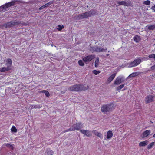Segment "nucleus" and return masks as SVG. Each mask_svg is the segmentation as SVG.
<instances>
[{"label":"nucleus","instance_id":"nucleus-21","mask_svg":"<svg viewBox=\"0 0 155 155\" xmlns=\"http://www.w3.org/2000/svg\"><path fill=\"white\" fill-rule=\"evenodd\" d=\"M139 73L138 72H134L130 74L128 77L129 78H131L135 77L138 75L139 74Z\"/></svg>","mask_w":155,"mask_h":155},{"label":"nucleus","instance_id":"nucleus-31","mask_svg":"<svg viewBox=\"0 0 155 155\" xmlns=\"http://www.w3.org/2000/svg\"><path fill=\"white\" fill-rule=\"evenodd\" d=\"M143 4L147 5H149L150 4V1L149 0L144 1L143 2Z\"/></svg>","mask_w":155,"mask_h":155},{"label":"nucleus","instance_id":"nucleus-39","mask_svg":"<svg viewBox=\"0 0 155 155\" xmlns=\"http://www.w3.org/2000/svg\"><path fill=\"white\" fill-rule=\"evenodd\" d=\"M45 6L44 5H43V6H42L41 7L39 8V10H41V9H43V8H45Z\"/></svg>","mask_w":155,"mask_h":155},{"label":"nucleus","instance_id":"nucleus-4","mask_svg":"<svg viewBox=\"0 0 155 155\" xmlns=\"http://www.w3.org/2000/svg\"><path fill=\"white\" fill-rule=\"evenodd\" d=\"M113 107V104L111 103L104 105L101 107V111L104 113L109 112L112 110Z\"/></svg>","mask_w":155,"mask_h":155},{"label":"nucleus","instance_id":"nucleus-36","mask_svg":"<svg viewBox=\"0 0 155 155\" xmlns=\"http://www.w3.org/2000/svg\"><path fill=\"white\" fill-rule=\"evenodd\" d=\"M51 3H52L51 2H49L48 3L45 4V5H44L45 6V7H48L49 5L51 4Z\"/></svg>","mask_w":155,"mask_h":155},{"label":"nucleus","instance_id":"nucleus-22","mask_svg":"<svg viewBox=\"0 0 155 155\" xmlns=\"http://www.w3.org/2000/svg\"><path fill=\"white\" fill-rule=\"evenodd\" d=\"M4 145L5 146L7 147L10 148V149H12V150H13L14 149V145L13 144H10L9 143H7V144H4Z\"/></svg>","mask_w":155,"mask_h":155},{"label":"nucleus","instance_id":"nucleus-12","mask_svg":"<svg viewBox=\"0 0 155 155\" xmlns=\"http://www.w3.org/2000/svg\"><path fill=\"white\" fill-rule=\"evenodd\" d=\"M14 3L13 2H9L5 4L4 5L0 7V8L5 9L8 7L13 5H14Z\"/></svg>","mask_w":155,"mask_h":155},{"label":"nucleus","instance_id":"nucleus-33","mask_svg":"<svg viewBox=\"0 0 155 155\" xmlns=\"http://www.w3.org/2000/svg\"><path fill=\"white\" fill-rule=\"evenodd\" d=\"M79 64L81 66H83L84 65V63L81 60H80L78 62Z\"/></svg>","mask_w":155,"mask_h":155},{"label":"nucleus","instance_id":"nucleus-18","mask_svg":"<svg viewBox=\"0 0 155 155\" xmlns=\"http://www.w3.org/2000/svg\"><path fill=\"white\" fill-rule=\"evenodd\" d=\"M12 64V60L10 59H8L6 61V65L7 66V67H9L10 69V67L11 66Z\"/></svg>","mask_w":155,"mask_h":155},{"label":"nucleus","instance_id":"nucleus-40","mask_svg":"<svg viewBox=\"0 0 155 155\" xmlns=\"http://www.w3.org/2000/svg\"><path fill=\"white\" fill-rule=\"evenodd\" d=\"M41 107V106H38V107H36V108H40Z\"/></svg>","mask_w":155,"mask_h":155},{"label":"nucleus","instance_id":"nucleus-6","mask_svg":"<svg viewBox=\"0 0 155 155\" xmlns=\"http://www.w3.org/2000/svg\"><path fill=\"white\" fill-rule=\"evenodd\" d=\"M141 60L139 58L135 59L134 61L128 64V68H131L136 66L140 63Z\"/></svg>","mask_w":155,"mask_h":155},{"label":"nucleus","instance_id":"nucleus-28","mask_svg":"<svg viewBox=\"0 0 155 155\" xmlns=\"http://www.w3.org/2000/svg\"><path fill=\"white\" fill-rule=\"evenodd\" d=\"M64 28V26L63 25H59L58 26V27L57 28V29L59 31H60L63 28Z\"/></svg>","mask_w":155,"mask_h":155},{"label":"nucleus","instance_id":"nucleus-13","mask_svg":"<svg viewBox=\"0 0 155 155\" xmlns=\"http://www.w3.org/2000/svg\"><path fill=\"white\" fill-rule=\"evenodd\" d=\"M122 78L120 77H117L114 81V84L116 85L120 84L123 81H122Z\"/></svg>","mask_w":155,"mask_h":155},{"label":"nucleus","instance_id":"nucleus-25","mask_svg":"<svg viewBox=\"0 0 155 155\" xmlns=\"http://www.w3.org/2000/svg\"><path fill=\"white\" fill-rule=\"evenodd\" d=\"M124 86V84H122L115 88V90L117 91H119L122 89Z\"/></svg>","mask_w":155,"mask_h":155},{"label":"nucleus","instance_id":"nucleus-19","mask_svg":"<svg viewBox=\"0 0 155 155\" xmlns=\"http://www.w3.org/2000/svg\"><path fill=\"white\" fill-rule=\"evenodd\" d=\"M148 142H149L147 140L140 142L139 143V146L140 147L145 146L148 143Z\"/></svg>","mask_w":155,"mask_h":155},{"label":"nucleus","instance_id":"nucleus-2","mask_svg":"<svg viewBox=\"0 0 155 155\" xmlns=\"http://www.w3.org/2000/svg\"><path fill=\"white\" fill-rule=\"evenodd\" d=\"M95 13V11L92 9L84 13L79 14L78 16V18L79 19H81L86 18L91 16L92 15H94Z\"/></svg>","mask_w":155,"mask_h":155},{"label":"nucleus","instance_id":"nucleus-3","mask_svg":"<svg viewBox=\"0 0 155 155\" xmlns=\"http://www.w3.org/2000/svg\"><path fill=\"white\" fill-rule=\"evenodd\" d=\"M89 50L92 53L94 52H105L107 50V48H103L102 47L98 46H95L94 47H91L89 48Z\"/></svg>","mask_w":155,"mask_h":155},{"label":"nucleus","instance_id":"nucleus-24","mask_svg":"<svg viewBox=\"0 0 155 155\" xmlns=\"http://www.w3.org/2000/svg\"><path fill=\"white\" fill-rule=\"evenodd\" d=\"M9 70L10 68L9 67H3L0 68V71L2 72H5Z\"/></svg>","mask_w":155,"mask_h":155},{"label":"nucleus","instance_id":"nucleus-8","mask_svg":"<svg viewBox=\"0 0 155 155\" xmlns=\"http://www.w3.org/2000/svg\"><path fill=\"white\" fill-rule=\"evenodd\" d=\"M80 131L82 134L86 135L87 137H89L92 136V134H91V131L89 130H81Z\"/></svg>","mask_w":155,"mask_h":155},{"label":"nucleus","instance_id":"nucleus-30","mask_svg":"<svg viewBox=\"0 0 155 155\" xmlns=\"http://www.w3.org/2000/svg\"><path fill=\"white\" fill-rule=\"evenodd\" d=\"M11 130L12 132H17V129L14 126H13L11 129Z\"/></svg>","mask_w":155,"mask_h":155},{"label":"nucleus","instance_id":"nucleus-11","mask_svg":"<svg viewBox=\"0 0 155 155\" xmlns=\"http://www.w3.org/2000/svg\"><path fill=\"white\" fill-rule=\"evenodd\" d=\"M92 132L95 135L99 137L101 139H102L103 138V135L100 132H98L97 130H94L92 131Z\"/></svg>","mask_w":155,"mask_h":155},{"label":"nucleus","instance_id":"nucleus-43","mask_svg":"<svg viewBox=\"0 0 155 155\" xmlns=\"http://www.w3.org/2000/svg\"><path fill=\"white\" fill-rule=\"evenodd\" d=\"M104 140H106V138H104Z\"/></svg>","mask_w":155,"mask_h":155},{"label":"nucleus","instance_id":"nucleus-14","mask_svg":"<svg viewBox=\"0 0 155 155\" xmlns=\"http://www.w3.org/2000/svg\"><path fill=\"white\" fill-rule=\"evenodd\" d=\"M150 130H148L144 131L142 134V137L144 138L147 137L150 133Z\"/></svg>","mask_w":155,"mask_h":155},{"label":"nucleus","instance_id":"nucleus-1","mask_svg":"<svg viewBox=\"0 0 155 155\" xmlns=\"http://www.w3.org/2000/svg\"><path fill=\"white\" fill-rule=\"evenodd\" d=\"M88 88V86L82 84H75L69 87L68 90L74 91H84Z\"/></svg>","mask_w":155,"mask_h":155},{"label":"nucleus","instance_id":"nucleus-9","mask_svg":"<svg viewBox=\"0 0 155 155\" xmlns=\"http://www.w3.org/2000/svg\"><path fill=\"white\" fill-rule=\"evenodd\" d=\"M154 96L152 95L147 96L146 98L145 101L147 103H149L154 101Z\"/></svg>","mask_w":155,"mask_h":155},{"label":"nucleus","instance_id":"nucleus-15","mask_svg":"<svg viewBox=\"0 0 155 155\" xmlns=\"http://www.w3.org/2000/svg\"><path fill=\"white\" fill-rule=\"evenodd\" d=\"M116 75L115 73L114 74L111 75L107 79V82L108 83H110L114 79Z\"/></svg>","mask_w":155,"mask_h":155},{"label":"nucleus","instance_id":"nucleus-27","mask_svg":"<svg viewBox=\"0 0 155 155\" xmlns=\"http://www.w3.org/2000/svg\"><path fill=\"white\" fill-rule=\"evenodd\" d=\"M47 152V154L48 155H52L53 154L54 152L50 149H48Z\"/></svg>","mask_w":155,"mask_h":155},{"label":"nucleus","instance_id":"nucleus-35","mask_svg":"<svg viewBox=\"0 0 155 155\" xmlns=\"http://www.w3.org/2000/svg\"><path fill=\"white\" fill-rule=\"evenodd\" d=\"M93 73L95 75H97L98 74L100 73V72L99 71H97L96 70H94L93 71Z\"/></svg>","mask_w":155,"mask_h":155},{"label":"nucleus","instance_id":"nucleus-41","mask_svg":"<svg viewBox=\"0 0 155 155\" xmlns=\"http://www.w3.org/2000/svg\"><path fill=\"white\" fill-rule=\"evenodd\" d=\"M153 137L155 138V133L154 134L153 136Z\"/></svg>","mask_w":155,"mask_h":155},{"label":"nucleus","instance_id":"nucleus-34","mask_svg":"<svg viewBox=\"0 0 155 155\" xmlns=\"http://www.w3.org/2000/svg\"><path fill=\"white\" fill-rule=\"evenodd\" d=\"M42 91L45 93L46 96L48 97L49 96V93L47 91L45 90H43Z\"/></svg>","mask_w":155,"mask_h":155},{"label":"nucleus","instance_id":"nucleus-17","mask_svg":"<svg viewBox=\"0 0 155 155\" xmlns=\"http://www.w3.org/2000/svg\"><path fill=\"white\" fill-rule=\"evenodd\" d=\"M117 3L119 5H122L124 6H128L130 5V3L128 2H126L125 1H122L120 2H118Z\"/></svg>","mask_w":155,"mask_h":155},{"label":"nucleus","instance_id":"nucleus-20","mask_svg":"<svg viewBox=\"0 0 155 155\" xmlns=\"http://www.w3.org/2000/svg\"><path fill=\"white\" fill-rule=\"evenodd\" d=\"M149 30H153L155 29V24L151 25H147L146 26Z\"/></svg>","mask_w":155,"mask_h":155},{"label":"nucleus","instance_id":"nucleus-29","mask_svg":"<svg viewBox=\"0 0 155 155\" xmlns=\"http://www.w3.org/2000/svg\"><path fill=\"white\" fill-rule=\"evenodd\" d=\"M99 62V59L98 58H97L95 62V66L97 67L98 66Z\"/></svg>","mask_w":155,"mask_h":155},{"label":"nucleus","instance_id":"nucleus-7","mask_svg":"<svg viewBox=\"0 0 155 155\" xmlns=\"http://www.w3.org/2000/svg\"><path fill=\"white\" fill-rule=\"evenodd\" d=\"M95 57L94 55H90L84 57L83 58V61L84 62H89L93 59Z\"/></svg>","mask_w":155,"mask_h":155},{"label":"nucleus","instance_id":"nucleus-42","mask_svg":"<svg viewBox=\"0 0 155 155\" xmlns=\"http://www.w3.org/2000/svg\"><path fill=\"white\" fill-rule=\"evenodd\" d=\"M109 54H106V56H109Z\"/></svg>","mask_w":155,"mask_h":155},{"label":"nucleus","instance_id":"nucleus-10","mask_svg":"<svg viewBox=\"0 0 155 155\" xmlns=\"http://www.w3.org/2000/svg\"><path fill=\"white\" fill-rule=\"evenodd\" d=\"M18 24L17 22L11 21L10 22H8L4 24V26L6 27H12L15 25H16Z\"/></svg>","mask_w":155,"mask_h":155},{"label":"nucleus","instance_id":"nucleus-26","mask_svg":"<svg viewBox=\"0 0 155 155\" xmlns=\"http://www.w3.org/2000/svg\"><path fill=\"white\" fill-rule=\"evenodd\" d=\"M155 144V142H151L150 144H149L147 147L148 149H149L151 148Z\"/></svg>","mask_w":155,"mask_h":155},{"label":"nucleus","instance_id":"nucleus-16","mask_svg":"<svg viewBox=\"0 0 155 155\" xmlns=\"http://www.w3.org/2000/svg\"><path fill=\"white\" fill-rule=\"evenodd\" d=\"M113 136V133L112 131L109 130L107 132L106 135V138L109 139L111 138Z\"/></svg>","mask_w":155,"mask_h":155},{"label":"nucleus","instance_id":"nucleus-5","mask_svg":"<svg viewBox=\"0 0 155 155\" xmlns=\"http://www.w3.org/2000/svg\"><path fill=\"white\" fill-rule=\"evenodd\" d=\"M83 127V124L81 123H77L76 124H73L72 127H70L65 132H68V131H74L75 130H79L81 128Z\"/></svg>","mask_w":155,"mask_h":155},{"label":"nucleus","instance_id":"nucleus-32","mask_svg":"<svg viewBox=\"0 0 155 155\" xmlns=\"http://www.w3.org/2000/svg\"><path fill=\"white\" fill-rule=\"evenodd\" d=\"M149 58H153L154 60H155V54H151L150 55L148 56Z\"/></svg>","mask_w":155,"mask_h":155},{"label":"nucleus","instance_id":"nucleus-23","mask_svg":"<svg viewBox=\"0 0 155 155\" xmlns=\"http://www.w3.org/2000/svg\"><path fill=\"white\" fill-rule=\"evenodd\" d=\"M134 40L136 42H138L140 41V36L136 35L134 37Z\"/></svg>","mask_w":155,"mask_h":155},{"label":"nucleus","instance_id":"nucleus-37","mask_svg":"<svg viewBox=\"0 0 155 155\" xmlns=\"http://www.w3.org/2000/svg\"><path fill=\"white\" fill-rule=\"evenodd\" d=\"M151 9L153 10L154 12H155V4L154 6H152L151 8Z\"/></svg>","mask_w":155,"mask_h":155},{"label":"nucleus","instance_id":"nucleus-38","mask_svg":"<svg viewBox=\"0 0 155 155\" xmlns=\"http://www.w3.org/2000/svg\"><path fill=\"white\" fill-rule=\"evenodd\" d=\"M151 68L152 70L155 71V64L151 67Z\"/></svg>","mask_w":155,"mask_h":155}]
</instances>
